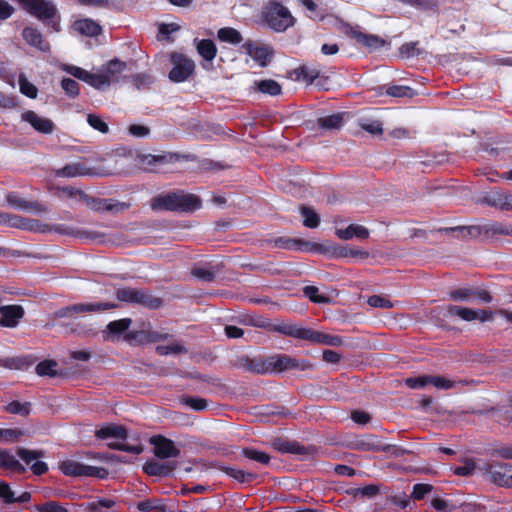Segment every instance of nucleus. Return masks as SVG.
Here are the masks:
<instances>
[{
  "instance_id": "f257e3e1",
  "label": "nucleus",
  "mask_w": 512,
  "mask_h": 512,
  "mask_svg": "<svg viewBox=\"0 0 512 512\" xmlns=\"http://www.w3.org/2000/svg\"><path fill=\"white\" fill-rule=\"evenodd\" d=\"M478 474L486 481L502 488H512V465L500 461H482Z\"/></svg>"
},
{
  "instance_id": "f03ea898",
  "label": "nucleus",
  "mask_w": 512,
  "mask_h": 512,
  "mask_svg": "<svg viewBox=\"0 0 512 512\" xmlns=\"http://www.w3.org/2000/svg\"><path fill=\"white\" fill-rule=\"evenodd\" d=\"M153 207L169 211H195L201 207V200L194 194L173 192L155 198Z\"/></svg>"
},
{
  "instance_id": "7ed1b4c3",
  "label": "nucleus",
  "mask_w": 512,
  "mask_h": 512,
  "mask_svg": "<svg viewBox=\"0 0 512 512\" xmlns=\"http://www.w3.org/2000/svg\"><path fill=\"white\" fill-rule=\"evenodd\" d=\"M23 9L53 31L60 30L59 14L55 4L48 0H20Z\"/></svg>"
},
{
  "instance_id": "20e7f679",
  "label": "nucleus",
  "mask_w": 512,
  "mask_h": 512,
  "mask_svg": "<svg viewBox=\"0 0 512 512\" xmlns=\"http://www.w3.org/2000/svg\"><path fill=\"white\" fill-rule=\"evenodd\" d=\"M95 436L98 439H115V441L107 443V446L113 450L124 451L131 454L139 455L143 452V446L141 444L131 445L124 443L127 439V430L121 425H107L98 429L95 432Z\"/></svg>"
},
{
  "instance_id": "39448f33",
  "label": "nucleus",
  "mask_w": 512,
  "mask_h": 512,
  "mask_svg": "<svg viewBox=\"0 0 512 512\" xmlns=\"http://www.w3.org/2000/svg\"><path fill=\"white\" fill-rule=\"evenodd\" d=\"M263 17L270 28L283 32L295 23V18L287 7L279 2H269L263 11Z\"/></svg>"
},
{
  "instance_id": "423d86ee",
  "label": "nucleus",
  "mask_w": 512,
  "mask_h": 512,
  "mask_svg": "<svg viewBox=\"0 0 512 512\" xmlns=\"http://www.w3.org/2000/svg\"><path fill=\"white\" fill-rule=\"evenodd\" d=\"M347 446L358 451L391 452L396 450V446L385 443L381 437L374 434L354 436L348 441Z\"/></svg>"
},
{
  "instance_id": "0eeeda50",
  "label": "nucleus",
  "mask_w": 512,
  "mask_h": 512,
  "mask_svg": "<svg viewBox=\"0 0 512 512\" xmlns=\"http://www.w3.org/2000/svg\"><path fill=\"white\" fill-rule=\"evenodd\" d=\"M276 248L301 251V252H313V253H326L329 251L324 244L314 243L299 238L290 237H278L269 241Z\"/></svg>"
},
{
  "instance_id": "6e6552de",
  "label": "nucleus",
  "mask_w": 512,
  "mask_h": 512,
  "mask_svg": "<svg viewBox=\"0 0 512 512\" xmlns=\"http://www.w3.org/2000/svg\"><path fill=\"white\" fill-rule=\"evenodd\" d=\"M116 298L119 301L141 304L145 307L156 309L162 304L160 298L154 297L144 290L134 288H120L116 291Z\"/></svg>"
},
{
  "instance_id": "1a4fd4ad",
  "label": "nucleus",
  "mask_w": 512,
  "mask_h": 512,
  "mask_svg": "<svg viewBox=\"0 0 512 512\" xmlns=\"http://www.w3.org/2000/svg\"><path fill=\"white\" fill-rule=\"evenodd\" d=\"M60 469L63 474L68 476H86L103 479L108 475V471L103 467L86 465L74 460L63 461L60 465Z\"/></svg>"
},
{
  "instance_id": "9d476101",
  "label": "nucleus",
  "mask_w": 512,
  "mask_h": 512,
  "mask_svg": "<svg viewBox=\"0 0 512 512\" xmlns=\"http://www.w3.org/2000/svg\"><path fill=\"white\" fill-rule=\"evenodd\" d=\"M171 61L173 68L169 72V79L172 82L180 83L186 81L195 70L194 61L182 54H172Z\"/></svg>"
},
{
  "instance_id": "9b49d317",
  "label": "nucleus",
  "mask_w": 512,
  "mask_h": 512,
  "mask_svg": "<svg viewBox=\"0 0 512 512\" xmlns=\"http://www.w3.org/2000/svg\"><path fill=\"white\" fill-rule=\"evenodd\" d=\"M275 332L281 333L285 336L293 337L299 340H305L312 344H317L319 331L302 327L292 323H281L275 325L272 329Z\"/></svg>"
},
{
  "instance_id": "f8f14e48",
  "label": "nucleus",
  "mask_w": 512,
  "mask_h": 512,
  "mask_svg": "<svg viewBox=\"0 0 512 512\" xmlns=\"http://www.w3.org/2000/svg\"><path fill=\"white\" fill-rule=\"evenodd\" d=\"M97 168L88 166L84 161L70 162L64 167L55 170L56 177L74 178V177H94L103 176Z\"/></svg>"
},
{
  "instance_id": "ddd939ff",
  "label": "nucleus",
  "mask_w": 512,
  "mask_h": 512,
  "mask_svg": "<svg viewBox=\"0 0 512 512\" xmlns=\"http://www.w3.org/2000/svg\"><path fill=\"white\" fill-rule=\"evenodd\" d=\"M267 357L269 374H277L294 369H304L303 362L287 354H274Z\"/></svg>"
},
{
  "instance_id": "4468645a",
  "label": "nucleus",
  "mask_w": 512,
  "mask_h": 512,
  "mask_svg": "<svg viewBox=\"0 0 512 512\" xmlns=\"http://www.w3.org/2000/svg\"><path fill=\"white\" fill-rule=\"evenodd\" d=\"M150 443L154 446V455L157 458H175L180 455V450L175 446L174 442L164 436H153L150 438Z\"/></svg>"
},
{
  "instance_id": "2eb2a0df",
  "label": "nucleus",
  "mask_w": 512,
  "mask_h": 512,
  "mask_svg": "<svg viewBox=\"0 0 512 512\" xmlns=\"http://www.w3.org/2000/svg\"><path fill=\"white\" fill-rule=\"evenodd\" d=\"M242 47L245 52L261 67L267 66L273 56V52L269 46L262 45L257 42L247 41Z\"/></svg>"
},
{
  "instance_id": "dca6fc26",
  "label": "nucleus",
  "mask_w": 512,
  "mask_h": 512,
  "mask_svg": "<svg viewBox=\"0 0 512 512\" xmlns=\"http://www.w3.org/2000/svg\"><path fill=\"white\" fill-rule=\"evenodd\" d=\"M25 312L20 305L0 306V326L15 328L23 318Z\"/></svg>"
},
{
  "instance_id": "f3484780",
  "label": "nucleus",
  "mask_w": 512,
  "mask_h": 512,
  "mask_svg": "<svg viewBox=\"0 0 512 512\" xmlns=\"http://www.w3.org/2000/svg\"><path fill=\"white\" fill-rule=\"evenodd\" d=\"M0 224L20 229L44 231L42 226L35 220L26 219L17 215L3 212H0Z\"/></svg>"
},
{
  "instance_id": "a211bd4d",
  "label": "nucleus",
  "mask_w": 512,
  "mask_h": 512,
  "mask_svg": "<svg viewBox=\"0 0 512 512\" xmlns=\"http://www.w3.org/2000/svg\"><path fill=\"white\" fill-rule=\"evenodd\" d=\"M21 118L23 121L29 123L37 132L42 134H51L55 129V125L50 119L41 117L31 110L25 111Z\"/></svg>"
},
{
  "instance_id": "6ab92c4d",
  "label": "nucleus",
  "mask_w": 512,
  "mask_h": 512,
  "mask_svg": "<svg viewBox=\"0 0 512 512\" xmlns=\"http://www.w3.org/2000/svg\"><path fill=\"white\" fill-rule=\"evenodd\" d=\"M346 34L355 39L359 44L369 49H379L384 46L385 41L377 35L366 34L356 28L350 27Z\"/></svg>"
},
{
  "instance_id": "aec40b11",
  "label": "nucleus",
  "mask_w": 512,
  "mask_h": 512,
  "mask_svg": "<svg viewBox=\"0 0 512 512\" xmlns=\"http://www.w3.org/2000/svg\"><path fill=\"white\" fill-rule=\"evenodd\" d=\"M0 499L5 504H24L30 501L31 493L24 491L17 494L8 483L0 481Z\"/></svg>"
},
{
  "instance_id": "412c9836",
  "label": "nucleus",
  "mask_w": 512,
  "mask_h": 512,
  "mask_svg": "<svg viewBox=\"0 0 512 512\" xmlns=\"http://www.w3.org/2000/svg\"><path fill=\"white\" fill-rule=\"evenodd\" d=\"M511 195L512 194L494 190L487 192L483 196L482 202L503 211H510Z\"/></svg>"
},
{
  "instance_id": "4be33fe9",
  "label": "nucleus",
  "mask_w": 512,
  "mask_h": 512,
  "mask_svg": "<svg viewBox=\"0 0 512 512\" xmlns=\"http://www.w3.org/2000/svg\"><path fill=\"white\" fill-rule=\"evenodd\" d=\"M22 37L28 45L40 51L46 52L50 49L49 43L44 40L42 33L35 27H25L22 31Z\"/></svg>"
},
{
  "instance_id": "5701e85b",
  "label": "nucleus",
  "mask_w": 512,
  "mask_h": 512,
  "mask_svg": "<svg viewBox=\"0 0 512 512\" xmlns=\"http://www.w3.org/2000/svg\"><path fill=\"white\" fill-rule=\"evenodd\" d=\"M6 200L9 205L19 210L33 211L36 213H42L46 211V209L41 204L27 201L16 193H9L6 196Z\"/></svg>"
},
{
  "instance_id": "b1692460",
  "label": "nucleus",
  "mask_w": 512,
  "mask_h": 512,
  "mask_svg": "<svg viewBox=\"0 0 512 512\" xmlns=\"http://www.w3.org/2000/svg\"><path fill=\"white\" fill-rule=\"evenodd\" d=\"M116 307H117V304L110 303V302L77 303V304L71 305V310H73V315H74V314H82V313H96V312L114 309Z\"/></svg>"
},
{
  "instance_id": "393cba45",
  "label": "nucleus",
  "mask_w": 512,
  "mask_h": 512,
  "mask_svg": "<svg viewBox=\"0 0 512 512\" xmlns=\"http://www.w3.org/2000/svg\"><path fill=\"white\" fill-rule=\"evenodd\" d=\"M335 234L342 240H349L353 237L366 239L369 236V230L358 224H350L347 228L336 229Z\"/></svg>"
},
{
  "instance_id": "a878e982",
  "label": "nucleus",
  "mask_w": 512,
  "mask_h": 512,
  "mask_svg": "<svg viewBox=\"0 0 512 512\" xmlns=\"http://www.w3.org/2000/svg\"><path fill=\"white\" fill-rule=\"evenodd\" d=\"M88 512H118V504L111 498H96L86 504Z\"/></svg>"
},
{
  "instance_id": "bb28decb",
  "label": "nucleus",
  "mask_w": 512,
  "mask_h": 512,
  "mask_svg": "<svg viewBox=\"0 0 512 512\" xmlns=\"http://www.w3.org/2000/svg\"><path fill=\"white\" fill-rule=\"evenodd\" d=\"M0 468L16 473H24L26 468L7 449L0 448Z\"/></svg>"
},
{
  "instance_id": "cd10ccee",
  "label": "nucleus",
  "mask_w": 512,
  "mask_h": 512,
  "mask_svg": "<svg viewBox=\"0 0 512 512\" xmlns=\"http://www.w3.org/2000/svg\"><path fill=\"white\" fill-rule=\"evenodd\" d=\"M196 49L199 55L208 62H212L217 54L215 43L211 39H195Z\"/></svg>"
},
{
  "instance_id": "c85d7f7f",
  "label": "nucleus",
  "mask_w": 512,
  "mask_h": 512,
  "mask_svg": "<svg viewBox=\"0 0 512 512\" xmlns=\"http://www.w3.org/2000/svg\"><path fill=\"white\" fill-rule=\"evenodd\" d=\"M429 384H432L435 388L439 390H450V389H458L464 385H467L469 382L466 380H452L446 378L444 376H431L429 379Z\"/></svg>"
},
{
  "instance_id": "c756f323",
  "label": "nucleus",
  "mask_w": 512,
  "mask_h": 512,
  "mask_svg": "<svg viewBox=\"0 0 512 512\" xmlns=\"http://www.w3.org/2000/svg\"><path fill=\"white\" fill-rule=\"evenodd\" d=\"M172 463H159L157 461H150L145 463L143 470L151 476H168L175 468Z\"/></svg>"
},
{
  "instance_id": "7c9ffc66",
  "label": "nucleus",
  "mask_w": 512,
  "mask_h": 512,
  "mask_svg": "<svg viewBox=\"0 0 512 512\" xmlns=\"http://www.w3.org/2000/svg\"><path fill=\"white\" fill-rule=\"evenodd\" d=\"M74 29L85 36H97L101 33V26L91 19H82L74 23Z\"/></svg>"
},
{
  "instance_id": "2f4dec72",
  "label": "nucleus",
  "mask_w": 512,
  "mask_h": 512,
  "mask_svg": "<svg viewBox=\"0 0 512 512\" xmlns=\"http://www.w3.org/2000/svg\"><path fill=\"white\" fill-rule=\"evenodd\" d=\"M497 235L512 236V225L496 221L485 222L484 236L490 238Z\"/></svg>"
},
{
  "instance_id": "473e14b6",
  "label": "nucleus",
  "mask_w": 512,
  "mask_h": 512,
  "mask_svg": "<svg viewBox=\"0 0 512 512\" xmlns=\"http://www.w3.org/2000/svg\"><path fill=\"white\" fill-rule=\"evenodd\" d=\"M446 315L450 317L457 316L468 322L474 321L477 318L476 310L458 305H448L446 307Z\"/></svg>"
},
{
  "instance_id": "72a5a7b5",
  "label": "nucleus",
  "mask_w": 512,
  "mask_h": 512,
  "mask_svg": "<svg viewBox=\"0 0 512 512\" xmlns=\"http://www.w3.org/2000/svg\"><path fill=\"white\" fill-rule=\"evenodd\" d=\"M126 69V63L118 59L109 61L105 66L104 75L109 79V84L117 82L121 73Z\"/></svg>"
},
{
  "instance_id": "f704fd0d",
  "label": "nucleus",
  "mask_w": 512,
  "mask_h": 512,
  "mask_svg": "<svg viewBox=\"0 0 512 512\" xmlns=\"http://www.w3.org/2000/svg\"><path fill=\"white\" fill-rule=\"evenodd\" d=\"M343 123L342 113L320 117L317 120L318 127L323 130H338L342 127Z\"/></svg>"
},
{
  "instance_id": "c9c22d12",
  "label": "nucleus",
  "mask_w": 512,
  "mask_h": 512,
  "mask_svg": "<svg viewBox=\"0 0 512 512\" xmlns=\"http://www.w3.org/2000/svg\"><path fill=\"white\" fill-rule=\"evenodd\" d=\"M381 89L388 96L396 98H412L416 95L413 88L405 85H385Z\"/></svg>"
},
{
  "instance_id": "e433bc0d",
  "label": "nucleus",
  "mask_w": 512,
  "mask_h": 512,
  "mask_svg": "<svg viewBox=\"0 0 512 512\" xmlns=\"http://www.w3.org/2000/svg\"><path fill=\"white\" fill-rule=\"evenodd\" d=\"M171 159L170 155L160 154V155H152V154H143L139 155L138 163L139 165L146 170H153V168L160 163L168 162Z\"/></svg>"
},
{
  "instance_id": "4c0bfd02",
  "label": "nucleus",
  "mask_w": 512,
  "mask_h": 512,
  "mask_svg": "<svg viewBox=\"0 0 512 512\" xmlns=\"http://www.w3.org/2000/svg\"><path fill=\"white\" fill-rule=\"evenodd\" d=\"M254 87L257 91L270 96H276L281 93L280 84L273 79L254 81Z\"/></svg>"
},
{
  "instance_id": "58836bf2",
  "label": "nucleus",
  "mask_w": 512,
  "mask_h": 512,
  "mask_svg": "<svg viewBox=\"0 0 512 512\" xmlns=\"http://www.w3.org/2000/svg\"><path fill=\"white\" fill-rule=\"evenodd\" d=\"M226 475L235 479L240 483H248L257 478V474L252 472H247L242 469H237L234 467L223 466L220 468Z\"/></svg>"
},
{
  "instance_id": "ea45409f",
  "label": "nucleus",
  "mask_w": 512,
  "mask_h": 512,
  "mask_svg": "<svg viewBox=\"0 0 512 512\" xmlns=\"http://www.w3.org/2000/svg\"><path fill=\"white\" fill-rule=\"evenodd\" d=\"M268 357H253L245 360L247 370L257 374H269Z\"/></svg>"
},
{
  "instance_id": "a19ab883",
  "label": "nucleus",
  "mask_w": 512,
  "mask_h": 512,
  "mask_svg": "<svg viewBox=\"0 0 512 512\" xmlns=\"http://www.w3.org/2000/svg\"><path fill=\"white\" fill-rule=\"evenodd\" d=\"M217 37L220 41L233 45H237L243 40L241 33L232 27H224L219 29L217 32Z\"/></svg>"
},
{
  "instance_id": "79ce46f5",
  "label": "nucleus",
  "mask_w": 512,
  "mask_h": 512,
  "mask_svg": "<svg viewBox=\"0 0 512 512\" xmlns=\"http://www.w3.org/2000/svg\"><path fill=\"white\" fill-rule=\"evenodd\" d=\"M320 71L317 68L302 65L295 69L297 79H302L307 85L313 84L319 78Z\"/></svg>"
},
{
  "instance_id": "37998d69",
  "label": "nucleus",
  "mask_w": 512,
  "mask_h": 512,
  "mask_svg": "<svg viewBox=\"0 0 512 512\" xmlns=\"http://www.w3.org/2000/svg\"><path fill=\"white\" fill-rule=\"evenodd\" d=\"M25 435V431L19 428H0V443L11 444L18 442Z\"/></svg>"
},
{
  "instance_id": "c03bdc74",
  "label": "nucleus",
  "mask_w": 512,
  "mask_h": 512,
  "mask_svg": "<svg viewBox=\"0 0 512 512\" xmlns=\"http://www.w3.org/2000/svg\"><path fill=\"white\" fill-rule=\"evenodd\" d=\"M140 512H166V507L160 499L152 498L140 501L136 504Z\"/></svg>"
},
{
  "instance_id": "a18cd8bd",
  "label": "nucleus",
  "mask_w": 512,
  "mask_h": 512,
  "mask_svg": "<svg viewBox=\"0 0 512 512\" xmlns=\"http://www.w3.org/2000/svg\"><path fill=\"white\" fill-rule=\"evenodd\" d=\"M242 455L249 460L258 462L263 465H268L271 460V457L267 453L250 447L243 448Z\"/></svg>"
},
{
  "instance_id": "49530a36",
  "label": "nucleus",
  "mask_w": 512,
  "mask_h": 512,
  "mask_svg": "<svg viewBox=\"0 0 512 512\" xmlns=\"http://www.w3.org/2000/svg\"><path fill=\"white\" fill-rule=\"evenodd\" d=\"M485 223L478 225H471L467 227L450 228L451 231H458L462 234L463 238H477L484 236Z\"/></svg>"
},
{
  "instance_id": "de8ad7c7",
  "label": "nucleus",
  "mask_w": 512,
  "mask_h": 512,
  "mask_svg": "<svg viewBox=\"0 0 512 512\" xmlns=\"http://www.w3.org/2000/svg\"><path fill=\"white\" fill-rule=\"evenodd\" d=\"M300 213L303 217V225L308 228H316L320 224V217L319 215L314 211V209L303 206L300 209Z\"/></svg>"
},
{
  "instance_id": "09e8293b",
  "label": "nucleus",
  "mask_w": 512,
  "mask_h": 512,
  "mask_svg": "<svg viewBox=\"0 0 512 512\" xmlns=\"http://www.w3.org/2000/svg\"><path fill=\"white\" fill-rule=\"evenodd\" d=\"M84 82L98 90H102L110 85L109 79L104 74H95L89 71H87Z\"/></svg>"
},
{
  "instance_id": "8fccbe9b",
  "label": "nucleus",
  "mask_w": 512,
  "mask_h": 512,
  "mask_svg": "<svg viewBox=\"0 0 512 512\" xmlns=\"http://www.w3.org/2000/svg\"><path fill=\"white\" fill-rule=\"evenodd\" d=\"M4 410L8 413L20 415V416H28L31 412V403L30 402H19L12 401L8 405L5 406Z\"/></svg>"
},
{
  "instance_id": "3c124183",
  "label": "nucleus",
  "mask_w": 512,
  "mask_h": 512,
  "mask_svg": "<svg viewBox=\"0 0 512 512\" xmlns=\"http://www.w3.org/2000/svg\"><path fill=\"white\" fill-rule=\"evenodd\" d=\"M359 126L373 136L382 135L383 133V124L379 120L361 119Z\"/></svg>"
},
{
  "instance_id": "603ef678",
  "label": "nucleus",
  "mask_w": 512,
  "mask_h": 512,
  "mask_svg": "<svg viewBox=\"0 0 512 512\" xmlns=\"http://www.w3.org/2000/svg\"><path fill=\"white\" fill-rule=\"evenodd\" d=\"M324 246L329 249V251L326 252L325 254L330 253V254H332L334 256H338V257L361 256L364 258L367 256V253L364 251H361V250H348V249H346L344 247H340V246H327V245H324Z\"/></svg>"
},
{
  "instance_id": "864d4df0",
  "label": "nucleus",
  "mask_w": 512,
  "mask_h": 512,
  "mask_svg": "<svg viewBox=\"0 0 512 512\" xmlns=\"http://www.w3.org/2000/svg\"><path fill=\"white\" fill-rule=\"evenodd\" d=\"M156 352L159 355H163V356L170 355V354L178 355V354L186 353L187 349L181 343L174 342V343H171L168 345H158L156 347Z\"/></svg>"
},
{
  "instance_id": "5fc2aeb1",
  "label": "nucleus",
  "mask_w": 512,
  "mask_h": 512,
  "mask_svg": "<svg viewBox=\"0 0 512 512\" xmlns=\"http://www.w3.org/2000/svg\"><path fill=\"white\" fill-rule=\"evenodd\" d=\"M55 231L65 235L77 236L80 238L87 239H96L99 236V234L94 231H75L73 228L66 227L63 225L56 227Z\"/></svg>"
},
{
  "instance_id": "6e6d98bb",
  "label": "nucleus",
  "mask_w": 512,
  "mask_h": 512,
  "mask_svg": "<svg viewBox=\"0 0 512 512\" xmlns=\"http://www.w3.org/2000/svg\"><path fill=\"white\" fill-rule=\"evenodd\" d=\"M449 298L453 301L471 302L473 301V288H459L449 292Z\"/></svg>"
},
{
  "instance_id": "4d7b16f0",
  "label": "nucleus",
  "mask_w": 512,
  "mask_h": 512,
  "mask_svg": "<svg viewBox=\"0 0 512 512\" xmlns=\"http://www.w3.org/2000/svg\"><path fill=\"white\" fill-rule=\"evenodd\" d=\"M57 366L56 361L54 360H45L37 364L35 370L39 376H56L57 372L55 367Z\"/></svg>"
},
{
  "instance_id": "13d9d810",
  "label": "nucleus",
  "mask_w": 512,
  "mask_h": 512,
  "mask_svg": "<svg viewBox=\"0 0 512 512\" xmlns=\"http://www.w3.org/2000/svg\"><path fill=\"white\" fill-rule=\"evenodd\" d=\"M17 455L20 457L22 461H24L27 465L31 464L33 461H36L44 456V453L39 450H29L26 448H18Z\"/></svg>"
},
{
  "instance_id": "bf43d9fd",
  "label": "nucleus",
  "mask_w": 512,
  "mask_h": 512,
  "mask_svg": "<svg viewBox=\"0 0 512 512\" xmlns=\"http://www.w3.org/2000/svg\"><path fill=\"white\" fill-rule=\"evenodd\" d=\"M434 487L428 483H417L413 486L411 498L414 500H422L433 491Z\"/></svg>"
},
{
  "instance_id": "052dcab7",
  "label": "nucleus",
  "mask_w": 512,
  "mask_h": 512,
  "mask_svg": "<svg viewBox=\"0 0 512 512\" xmlns=\"http://www.w3.org/2000/svg\"><path fill=\"white\" fill-rule=\"evenodd\" d=\"M317 344L338 347L343 344V339L338 335L327 334L319 331Z\"/></svg>"
},
{
  "instance_id": "680f3d73",
  "label": "nucleus",
  "mask_w": 512,
  "mask_h": 512,
  "mask_svg": "<svg viewBox=\"0 0 512 512\" xmlns=\"http://www.w3.org/2000/svg\"><path fill=\"white\" fill-rule=\"evenodd\" d=\"M182 403L193 409L194 411H204L208 407V402L204 398L186 396L182 399Z\"/></svg>"
},
{
  "instance_id": "e2e57ef3",
  "label": "nucleus",
  "mask_w": 512,
  "mask_h": 512,
  "mask_svg": "<svg viewBox=\"0 0 512 512\" xmlns=\"http://www.w3.org/2000/svg\"><path fill=\"white\" fill-rule=\"evenodd\" d=\"M20 92L25 96L35 99L37 97V88L34 84L29 82L25 76L20 75L19 77Z\"/></svg>"
},
{
  "instance_id": "0e129e2a",
  "label": "nucleus",
  "mask_w": 512,
  "mask_h": 512,
  "mask_svg": "<svg viewBox=\"0 0 512 512\" xmlns=\"http://www.w3.org/2000/svg\"><path fill=\"white\" fill-rule=\"evenodd\" d=\"M130 324H131V319L123 318V319H119V320L110 322L107 325V329L111 334L118 335V334H121L124 331H126L129 328Z\"/></svg>"
},
{
  "instance_id": "69168bd1",
  "label": "nucleus",
  "mask_w": 512,
  "mask_h": 512,
  "mask_svg": "<svg viewBox=\"0 0 512 512\" xmlns=\"http://www.w3.org/2000/svg\"><path fill=\"white\" fill-rule=\"evenodd\" d=\"M192 275L203 282H212L215 279L214 271L207 267L193 268Z\"/></svg>"
},
{
  "instance_id": "338daca9",
  "label": "nucleus",
  "mask_w": 512,
  "mask_h": 512,
  "mask_svg": "<svg viewBox=\"0 0 512 512\" xmlns=\"http://www.w3.org/2000/svg\"><path fill=\"white\" fill-rule=\"evenodd\" d=\"M303 293L314 303L321 304L328 302V297L324 295H319V289L316 286H306L303 289Z\"/></svg>"
},
{
  "instance_id": "774afa93",
  "label": "nucleus",
  "mask_w": 512,
  "mask_h": 512,
  "mask_svg": "<svg viewBox=\"0 0 512 512\" xmlns=\"http://www.w3.org/2000/svg\"><path fill=\"white\" fill-rule=\"evenodd\" d=\"M37 512H68L67 509L56 501H48L35 507Z\"/></svg>"
}]
</instances>
